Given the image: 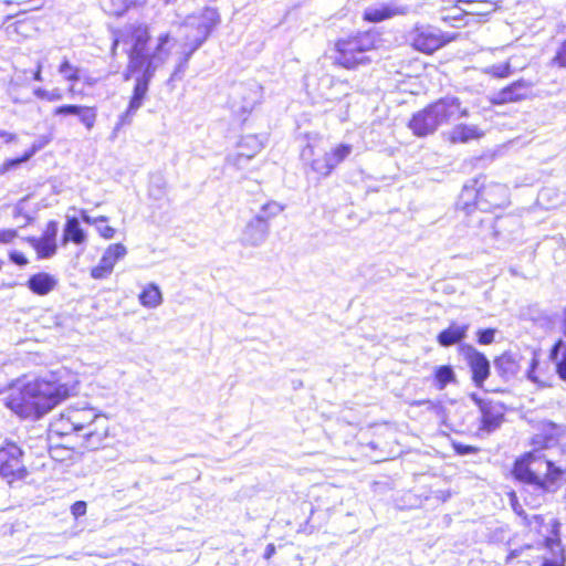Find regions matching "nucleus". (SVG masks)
Wrapping results in <instances>:
<instances>
[{
  "instance_id": "1",
  "label": "nucleus",
  "mask_w": 566,
  "mask_h": 566,
  "mask_svg": "<svg viewBox=\"0 0 566 566\" xmlns=\"http://www.w3.org/2000/svg\"><path fill=\"white\" fill-rule=\"evenodd\" d=\"M170 41L168 32L153 40L148 25L142 23L128 24L115 32L112 50L114 52L119 44L124 45L128 62L123 76L125 81L135 78V85L127 109L118 116L112 139L117 137L122 127L130 125L134 115L143 106L153 77L170 56Z\"/></svg>"
},
{
  "instance_id": "2",
  "label": "nucleus",
  "mask_w": 566,
  "mask_h": 566,
  "mask_svg": "<svg viewBox=\"0 0 566 566\" xmlns=\"http://www.w3.org/2000/svg\"><path fill=\"white\" fill-rule=\"evenodd\" d=\"M69 396L66 384L35 379L14 385L6 397V406L21 418L38 419Z\"/></svg>"
},
{
  "instance_id": "3",
  "label": "nucleus",
  "mask_w": 566,
  "mask_h": 566,
  "mask_svg": "<svg viewBox=\"0 0 566 566\" xmlns=\"http://www.w3.org/2000/svg\"><path fill=\"white\" fill-rule=\"evenodd\" d=\"M558 450L559 458L556 460L549 455H544L542 460L534 453H527L516 460L513 468L514 476L542 492H555L566 472V437Z\"/></svg>"
},
{
  "instance_id": "4",
  "label": "nucleus",
  "mask_w": 566,
  "mask_h": 566,
  "mask_svg": "<svg viewBox=\"0 0 566 566\" xmlns=\"http://www.w3.org/2000/svg\"><path fill=\"white\" fill-rule=\"evenodd\" d=\"M219 23V13L213 8H205L199 13L188 15L180 25L182 33V57L176 66L171 78H180L185 73L188 61L207 40L213 28Z\"/></svg>"
},
{
  "instance_id": "5",
  "label": "nucleus",
  "mask_w": 566,
  "mask_h": 566,
  "mask_svg": "<svg viewBox=\"0 0 566 566\" xmlns=\"http://www.w3.org/2000/svg\"><path fill=\"white\" fill-rule=\"evenodd\" d=\"M468 115V108L461 106L458 97L446 96L416 113L409 122V128L416 136L424 137L433 134L439 126Z\"/></svg>"
},
{
  "instance_id": "6",
  "label": "nucleus",
  "mask_w": 566,
  "mask_h": 566,
  "mask_svg": "<svg viewBox=\"0 0 566 566\" xmlns=\"http://www.w3.org/2000/svg\"><path fill=\"white\" fill-rule=\"evenodd\" d=\"M480 178L473 181V185H465L461 193L462 209L468 212L471 211L470 200L473 198L475 201L474 207L482 211H489L493 208L502 207L507 201V188L504 185L492 182L490 185H478Z\"/></svg>"
},
{
  "instance_id": "7",
  "label": "nucleus",
  "mask_w": 566,
  "mask_h": 566,
  "mask_svg": "<svg viewBox=\"0 0 566 566\" xmlns=\"http://www.w3.org/2000/svg\"><path fill=\"white\" fill-rule=\"evenodd\" d=\"M375 48V38L370 33H359L348 39H342L336 43V62L346 67L353 69L360 64L370 62L367 53Z\"/></svg>"
},
{
  "instance_id": "8",
  "label": "nucleus",
  "mask_w": 566,
  "mask_h": 566,
  "mask_svg": "<svg viewBox=\"0 0 566 566\" xmlns=\"http://www.w3.org/2000/svg\"><path fill=\"white\" fill-rule=\"evenodd\" d=\"M27 473L21 448L13 442H7L1 446L0 475L9 483H12L14 480H22Z\"/></svg>"
},
{
  "instance_id": "9",
  "label": "nucleus",
  "mask_w": 566,
  "mask_h": 566,
  "mask_svg": "<svg viewBox=\"0 0 566 566\" xmlns=\"http://www.w3.org/2000/svg\"><path fill=\"white\" fill-rule=\"evenodd\" d=\"M409 40L417 51L426 54L433 53L448 42L441 31L431 25L415 27L409 33Z\"/></svg>"
},
{
  "instance_id": "10",
  "label": "nucleus",
  "mask_w": 566,
  "mask_h": 566,
  "mask_svg": "<svg viewBox=\"0 0 566 566\" xmlns=\"http://www.w3.org/2000/svg\"><path fill=\"white\" fill-rule=\"evenodd\" d=\"M459 352L471 369L473 382L476 387H482L490 375L489 359L469 344L460 345Z\"/></svg>"
},
{
  "instance_id": "11",
  "label": "nucleus",
  "mask_w": 566,
  "mask_h": 566,
  "mask_svg": "<svg viewBox=\"0 0 566 566\" xmlns=\"http://www.w3.org/2000/svg\"><path fill=\"white\" fill-rule=\"evenodd\" d=\"M69 419L76 432H85L92 427H98L99 422H107V418L97 415L94 409H69Z\"/></svg>"
},
{
  "instance_id": "12",
  "label": "nucleus",
  "mask_w": 566,
  "mask_h": 566,
  "mask_svg": "<svg viewBox=\"0 0 566 566\" xmlns=\"http://www.w3.org/2000/svg\"><path fill=\"white\" fill-rule=\"evenodd\" d=\"M269 224L262 221V217H254L251 219L241 234V243L248 247H259L268 238Z\"/></svg>"
},
{
  "instance_id": "13",
  "label": "nucleus",
  "mask_w": 566,
  "mask_h": 566,
  "mask_svg": "<svg viewBox=\"0 0 566 566\" xmlns=\"http://www.w3.org/2000/svg\"><path fill=\"white\" fill-rule=\"evenodd\" d=\"M239 148L240 151L235 155L228 156L227 161L241 169L262 149V144L258 137L247 136L242 138Z\"/></svg>"
},
{
  "instance_id": "14",
  "label": "nucleus",
  "mask_w": 566,
  "mask_h": 566,
  "mask_svg": "<svg viewBox=\"0 0 566 566\" xmlns=\"http://www.w3.org/2000/svg\"><path fill=\"white\" fill-rule=\"evenodd\" d=\"M481 429L486 432L496 430L504 418V408L500 402H481Z\"/></svg>"
},
{
  "instance_id": "15",
  "label": "nucleus",
  "mask_w": 566,
  "mask_h": 566,
  "mask_svg": "<svg viewBox=\"0 0 566 566\" xmlns=\"http://www.w3.org/2000/svg\"><path fill=\"white\" fill-rule=\"evenodd\" d=\"M532 86L533 85L531 82L525 80H518L512 83L511 85L502 88L499 93L494 95L491 102L493 104H505L521 101L528 95Z\"/></svg>"
},
{
  "instance_id": "16",
  "label": "nucleus",
  "mask_w": 566,
  "mask_h": 566,
  "mask_svg": "<svg viewBox=\"0 0 566 566\" xmlns=\"http://www.w3.org/2000/svg\"><path fill=\"white\" fill-rule=\"evenodd\" d=\"M522 358L517 353L505 352L495 358L494 368L503 379L510 380L518 374Z\"/></svg>"
},
{
  "instance_id": "17",
  "label": "nucleus",
  "mask_w": 566,
  "mask_h": 566,
  "mask_svg": "<svg viewBox=\"0 0 566 566\" xmlns=\"http://www.w3.org/2000/svg\"><path fill=\"white\" fill-rule=\"evenodd\" d=\"M27 286L36 295H48L57 286V279L46 272H40L29 277Z\"/></svg>"
},
{
  "instance_id": "18",
  "label": "nucleus",
  "mask_w": 566,
  "mask_h": 566,
  "mask_svg": "<svg viewBox=\"0 0 566 566\" xmlns=\"http://www.w3.org/2000/svg\"><path fill=\"white\" fill-rule=\"evenodd\" d=\"M407 11L408 9L405 7L381 4L367 8L364 12V19L369 22H380L398 14H406Z\"/></svg>"
},
{
  "instance_id": "19",
  "label": "nucleus",
  "mask_w": 566,
  "mask_h": 566,
  "mask_svg": "<svg viewBox=\"0 0 566 566\" xmlns=\"http://www.w3.org/2000/svg\"><path fill=\"white\" fill-rule=\"evenodd\" d=\"M234 94L242 98L240 109L243 113H248L251 112L259 103L261 97V87L256 83L250 84L249 87L239 85L234 88Z\"/></svg>"
},
{
  "instance_id": "20",
  "label": "nucleus",
  "mask_w": 566,
  "mask_h": 566,
  "mask_svg": "<svg viewBox=\"0 0 566 566\" xmlns=\"http://www.w3.org/2000/svg\"><path fill=\"white\" fill-rule=\"evenodd\" d=\"M468 331V324L459 325L457 323H452L448 328L438 334L437 340L443 347L460 344L461 340L467 337Z\"/></svg>"
},
{
  "instance_id": "21",
  "label": "nucleus",
  "mask_w": 566,
  "mask_h": 566,
  "mask_svg": "<svg viewBox=\"0 0 566 566\" xmlns=\"http://www.w3.org/2000/svg\"><path fill=\"white\" fill-rule=\"evenodd\" d=\"M499 2L500 0H480L465 7H458V10L467 17L484 18L497 10Z\"/></svg>"
},
{
  "instance_id": "22",
  "label": "nucleus",
  "mask_w": 566,
  "mask_h": 566,
  "mask_svg": "<svg viewBox=\"0 0 566 566\" xmlns=\"http://www.w3.org/2000/svg\"><path fill=\"white\" fill-rule=\"evenodd\" d=\"M108 436V421L103 423L99 422L98 427H92L87 431L82 433L85 439V448L95 450L103 446L104 440Z\"/></svg>"
},
{
  "instance_id": "23",
  "label": "nucleus",
  "mask_w": 566,
  "mask_h": 566,
  "mask_svg": "<svg viewBox=\"0 0 566 566\" xmlns=\"http://www.w3.org/2000/svg\"><path fill=\"white\" fill-rule=\"evenodd\" d=\"M69 241L75 244H82L86 241V234L81 228L78 219L75 217L67 218L64 226L63 242L66 243Z\"/></svg>"
},
{
  "instance_id": "24",
  "label": "nucleus",
  "mask_w": 566,
  "mask_h": 566,
  "mask_svg": "<svg viewBox=\"0 0 566 566\" xmlns=\"http://www.w3.org/2000/svg\"><path fill=\"white\" fill-rule=\"evenodd\" d=\"M549 358L556 365V371L562 380H566V343L557 340L551 349Z\"/></svg>"
},
{
  "instance_id": "25",
  "label": "nucleus",
  "mask_w": 566,
  "mask_h": 566,
  "mask_svg": "<svg viewBox=\"0 0 566 566\" xmlns=\"http://www.w3.org/2000/svg\"><path fill=\"white\" fill-rule=\"evenodd\" d=\"M482 136L483 133L475 125H457L451 132V140L453 143H467L479 139Z\"/></svg>"
},
{
  "instance_id": "26",
  "label": "nucleus",
  "mask_w": 566,
  "mask_h": 566,
  "mask_svg": "<svg viewBox=\"0 0 566 566\" xmlns=\"http://www.w3.org/2000/svg\"><path fill=\"white\" fill-rule=\"evenodd\" d=\"M48 143H49V138L41 137L40 140L34 143L32 145L31 149L25 151L21 157L6 160L0 168V174H6L7 171L28 161L38 150H40L42 147H44Z\"/></svg>"
},
{
  "instance_id": "27",
  "label": "nucleus",
  "mask_w": 566,
  "mask_h": 566,
  "mask_svg": "<svg viewBox=\"0 0 566 566\" xmlns=\"http://www.w3.org/2000/svg\"><path fill=\"white\" fill-rule=\"evenodd\" d=\"M546 546L552 556L545 557L542 566H565V555L559 539L547 538Z\"/></svg>"
},
{
  "instance_id": "28",
  "label": "nucleus",
  "mask_w": 566,
  "mask_h": 566,
  "mask_svg": "<svg viewBox=\"0 0 566 566\" xmlns=\"http://www.w3.org/2000/svg\"><path fill=\"white\" fill-rule=\"evenodd\" d=\"M139 302L148 308H156L163 303V295L158 285L150 283L139 294Z\"/></svg>"
},
{
  "instance_id": "29",
  "label": "nucleus",
  "mask_w": 566,
  "mask_h": 566,
  "mask_svg": "<svg viewBox=\"0 0 566 566\" xmlns=\"http://www.w3.org/2000/svg\"><path fill=\"white\" fill-rule=\"evenodd\" d=\"M29 242L40 259H49L56 253V242L48 238H29Z\"/></svg>"
},
{
  "instance_id": "30",
  "label": "nucleus",
  "mask_w": 566,
  "mask_h": 566,
  "mask_svg": "<svg viewBox=\"0 0 566 566\" xmlns=\"http://www.w3.org/2000/svg\"><path fill=\"white\" fill-rule=\"evenodd\" d=\"M80 72L81 70L77 66L71 64L66 57L63 59L59 66V73L65 81L71 83L69 88L70 93L74 92V84L81 80Z\"/></svg>"
},
{
  "instance_id": "31",
  "label": "nucleus",
  "mask_w": 566,
  "mask_h": 566,
  "mask_svg": "<svg viewBox=\"0 0 566 566\" xmlns=\"http://www.w3.org/2000/svg\"><path fill=\"white\" fill-rule=\"evenodd\" d=\"M69 419V412H64L60 416L59 419L54 420L51 423V431L59 436H67L72 432H76L74 426L71 424Z\"/></svg>"
},
{
  "instance_id": "32",
  "label": "nucleus",
  "mask_w": 566,
  "mask_h": 566,
  "mask_svg": "<svg viewBox=\"0 0 566 566\" xmlns=\"http://www.w3.org/2000/svg\"><path fill=\"white\" fill-rule=\"evenodd\" d=\"M284 210V207L276 201H269L263 205L255 217H262V221L269 224V221L280 214Z\"/></svg>"
},
{
  "instance_id": "33",
  "label": "nucleus",
  "mask_w": 566,
  "mask_h": 566,
  "mask_svg": "<svg viewBox=\"0 0 566 566\" xmlns=\"http://www.w3.org/2000/svg\"><path fill=\"white\" fill-rule=\"evenodd\" d=\"M434 378L438 382V388L443 389L449 382L454 380V371L451 366H440L436 369Z\"/></svg>"
},
{
  "instance_id": "34",
  "label": "nucleus",
  "mask_w": 566,
  "mask_h": 566,
  "mask_svg": "<svg viewBox=\"0 0 566 566\" xmlns=\"http://www.w3.org/2000/svg\"><path fill=\"white\" fill-rule=\"evenodd\" d=\"M533 446L535 447V451L537 450H544V449H553L557 440L554 437L553 433L544 434V433H537L533 437Z\"/></svg>"
},
{
  "instance_id": "35",
  "label": "nucleus",
  "mask_w": 566,
  "mask_h": 566,
  "mask_svg": "<svg viewBox=\"0 0 566 566\" xmlns=\"http://www.w3.org/2000/svg\"><path fill=\"white\" fill-rule=\"evenodd\" d=\"M352 153V146L346 144H340L336 148H334L331 153H326L333 167L335 168L339 165L349 154Z\"/></svg>"
},
{
  "instance_id": "36",
  "label": "nucleus",
  "mask_w": 566,
  "mask_h": 566,
  "mask_svg": "<svg viewBox=\"0 0 566 566\" xmlns=\"http://www.w3.org/2000/svg\"><path fill=\"white\" fill-rule=\"evenodd\" d=\"M327 82L333 88L336 90L337 95L326 94L327 101H335L339 98V95L347 96L348 95V84L343 81H334L332 77L323 78V83Z\"/></svg>"
},
{
  "instance_id": "37",
  "label": "nucleus",
  "mask_w": 566,
  "mask_h": 566,
  "mask_svg": "<svg viewBox=\"0 0 566 566\" xmlns=\"http://www.w3.org/2000/svg\"><path fill=\"white\" fill-rule=\"evenodd\" d=\"M77 117L85 128L91 130L95 125L97 113L95 107L83 106Z\"/></svg>"
},
{
  "instance_id": "38",
  "label": "nucleus",
  "mask_w": 566,
  "mask_h": 566,
  "mask_svg": "<svg viewBox=\"0 0 566 566\" xmlns=\"http://www.w3.org/2000/svg\"><path fill=\"white\" fill-rule=\"evenodd\" d=\"M311 166L315 172L324 177L328 176L334 169L327 154H325L322 158L314 159Z\"/></svg>"
},
{
  "instance_id": "39",
  "label": "nucleus",
  "mask_w": 566,
  "mask_h": 566,
  "mask_svg": "<svg viewBox=\"0 0 566 566\" xmlns=\"http://www.w3.org/2000/svg\"><path fill=\"white\" fill-rule=\"evenodd\" d=\"M127 254V249L122 243L111 244L104 252V255L107 256L113 263L116 264L117 261L123 259Z\"/></svg>"
},
{
  "instance_id": "40",
  "label": "nucleus",
  "mask_w": 566,
  "mask_h": 566,
  "mask_svg": "<svg viewBox=\"0 0 566 566\" xmlns=\"http://www.w3.org/2000/svg\"><path fill=\"white\" fill-rule=\"evenodd\" d=\"M34 95L38 98L45 99V101H49V102H55V101H60V99L63 98V94H62L60 88H54L52 91H46L44 88L39 87V88L34 90Z\"/></svg>"
},
{
  "instance_id": "41",
  "label": "nucleus",
  "mask_w": 566,
  "mask_h": 566,
  "mask_svg": "<svg viewBox=\"0 0 566 566\" xmlns=\"http://www.w3.org/2000/svg\"><path fill=\"white\" fill-rule=\"evenodd\" d=\"M485 73L491 74L495 77H506L511 73V65L510 63L491 65L485 70Z\"/></svg>"
},
{
  "instance_id": "42",
  "label": "nucleus",
  "mask_w": 566,
  "mask_h": 566,
  "mask_svg": "<svg viewBox=\"0 0 566 566\" xmlns=\"http://www.w3.org/2000/svg\"><path fill=\"white\" fill-rule=\"evenodd\" d=\"M496 329L495 328H485L480 329L476 333L478 342L481 345H489L494 342Z\"/></svg>"
},
{
  "instance_id": "43",
  "label": "nucleus",
  "mask_w": 566,
  "mask_h": 566,
  "mask_svg": "<svg viewBox=\"0 0 566 566\" xmlns=\"http://www.w3.org/2000/svg\"><path fill=\"white\" fill-rule=\"evenodd\" d=\"M83 106L84 105H72V104L57 106L54 109V115H75V116H77L78 113L82 111Z\"/></svg>"
},
{
  "instance_id": "44",
  "label": "nucleus",
  "mask_w": 566,
  "mask_h": 566,
  "mask_svg": "<svg viewBox=\"0 0 566 566\" xmlns=\"http://www.w3.org/2000/svg\"><path fill=\"white\" fill-rule=\"evenodd\" d=\"M553 63L559 67H566V41L560 45L556 55L553 59Z\"/></svg>"
},
{
  "instance_id": "45",
  "label": "nucleus",
  "mask_w": 566,
  "mask_h": 566,
  "mask_svg": "<svg viewBox=\"0 0 566 566\" xmlns=\"http://www.w3.org/2000/svg\"><path fill=\"white\" fill-rule=\"evenodd\" d=\"M537 366H538V359L536 357V354L532 353V358L530 360V366L526 371V376H527V379H530L533 382H537V377L535 375V369L537 368Z\"/></svg>"
},
{
  "instance_id": "46",
  "label": "nucleus",
  "mask_w": 566,
  "mask_h": 566,
  "mask_svg": "<svg viewBox=\"0 0 566 566\" xmlns=\"http://www.w3.org/2000/svg\"><path fill=\"white\" fill-rule=\"evenodd\" d=\"M81 218L85 223L95 224V226L97 223H105L108 221V218L105 216H99V217L93 218L85 210L81 211Z\"/></svg>"
},
{
  "instance_id": "47",
  "label": "nucleus",
  "mask_w": 566,
  "mask_h": 566,
  "mask_svg": "<svg viewBox=\"0 0 566 566\" xmlns=\"http://www.w3.org/2000/svg\"><path fill=\"white\" fill-rule=\"evenodd\" d=\"M56 235H57V223L55 221H50L46 224V228H45L42 237L56 242Z\"/></svg>"
},
{
  "instance_id": "48",
  "label": "nucleus",
  "mask_w": 566,
  "mask_h": 566,
  "mask_svg": "<svg viewBox=\"0 0 566 566\" xmlns=\"http://www.w3.org/2000/svg\"><path fill=\"white\" fill-rule=\"evenodd\" d=\"M87 509V504L84 501H77L71 506V513L75 518H78L85 515Z\"/></svg>"
},
{
  "instance_id": "49",
  "label": "nucleus",
  "mask_w": 566,
  "mask_h": 566,
  "mask_svg": "<svg viewBox=\"0 0 566 566\" xmlns=\"http://www.w3.org/2000/svg\"><path fill=\"white\" fill-rule=\"evenodd\" d=\"M96 229H97V232L99 233L101 237H103L104 239H112L114 238L115 235V229L111 226H107V224H96Z\"/></svg>"
},
{
  "instance_id": "50",
  "label": "nucleus",
  "mask_w": 566,
  "mask_h": 566,
  "mask_svg": "<svg viewBox=\"0 0 566 566\" xmlns=\"http://www.w3.org/2000/svg\"><path fill=\"white\" fill-rule=\"evenodd\" d=\"M453 449L460 455H465V454L478 452V448L468 446V444H462V443H453Z\"/></svg>"
},
{
  "instance_id": "51",
  "label": "nucleus",
  "mask_w": 566,
  "mask_h": 566,
  "mask_svg": "<svg viewBox=\"0 0 566 566\" xmlns=\"http://www.w3.org/2000/svg\"><path fill=\"white\" fill-rule=\"evenodd\" d=\"M18 235L14 229L0 230V243H10Z\"/></svg>"
},
{
  "instance_id": "52",
  "label": "nucleus",
  "mask_w": 566,
  "mask_h": 566,
  "mask_svg": "<svg viewBox=\"0 0 566 566\" xmlns=\"http://www.w3.org/2000/svg\"><path fill=\"white\" fill-rule=\"evenodd\" d=\"M9 258H10V260H11L13 263H15V264H18V265L23 266V265L28 264V259L24 256V254H23V253H21V252H19V251H11V252L9 253Z\"/></svg>"
},
{
  "instance_id": "53",
  "label": "nucleus",
  "mask_w": 566,
  "mask_h": 566,
  "mask_svg": "<svg viewBox=\"0 0 566 566\" xmlns=\"http://www.w3.org/2000/svg\"><path fill=\"white\" fill-rule=\"evenodd\" d=\"M111 274L109 271H106L105 268H103L99 263L92 269L91 275L94 279H104Z\"/></svg>"
},
{
  "instance_id": "54",
  "label": "nucleus",
  "mask_w": 566,
  "mask_h": 566,
  "mask_svg": "<svg viewBox=\"0 0 566 566\" xmlns=\"http://www.w3.org/2000/svg\"><path fill=\"white\" fill-rule=\"evenodd\" d=\"M0 138L3 139L6 144L13 143L17 140V135L3 129H0Z\"/></svg>"
},
{
  "instance_id": "55",
  "label": "nucleus",
  "mask_w": 566,
  "mask_h": 566,
  "mask_svg": "<svg viewBox=\"0 0 566 566\" xmlns=\"http://www.w3.org/2000/svg\"><path fill=\"white\" fill-rule=\"evenodd\" d=\"M511 504H512V509L513 511L518 514V515H523L524 514V511L522 509V505L517 502L516 500V496L513 494L512 495V499H511Z\"/></svg>"
},
{
  "instance_id": "56",
  "label": "nucleus",
  "mask_w": 566,
  "mask_h": 566,
  "mask_svg": "<svg viewBox=\"0 0 566 566\" xmlns=\"http://www.w3.org/2000/svg\"><path fill=\"white\" fill-rule=\"evenodd\" d=\"M99 264L106 269V271H109L112 273L113 269H114V265L115 263H113L109 259H107V256H105L103 254L101 261H99Z\"/></svg>"
},
{
  "instance_id": "57",
  "label": "nucleus",
  "mask_w": 566,
  "mask_h": 566,
  "mask_svg": "<svg viewBox=\"0 0 566 566\" xmlns=\"http://www.w3.org/2000/svg\"><path fill=\"white\" fill-rule=\"evenodd\" d=\"M99 264L106 269V271H109L112 273L113 269H114V265L115 263H113L109 259H107V256H105L103 254L101 261H99Z\"/></svg>"
},
{
  "instance_id": "58",
  "label": "nucleus",
  "mask_w": 566,
  "mask_h": 566,
  "mask_svg": "<svg viewBox=\"0 0 566 566\" xmlns=\"http://www.w3.org/2000/svg\"><path fill=\"white\" fill-rule=\"evenodd\" d=\"M99 264L106 269V271H109L112 273L113 269H114V265L115 263H113L109 259H107V256H105L103 254L101 261H99Z\"/></svg>"
},
{
  "instance_id": "59",
  "label": "nucleus",
  "mask_w": 566,
  "mask_h": 566,
  "mask_svg": "<svg viewBox=\"0 0 566 566\" xmlns=\"http://www.w3.org/2000/svg\"><path fill=\"white\" fill-rule=\"evenodd\" d=\"M275 553V546L274 544H269L266 547H265V552H264V558L265 559H270Z\"/></svg>"
},
{
  "instance_id": "60",
  "label": "nucleus",
  "mask_w": 566,
  "mask_h": 566,
  "mask_svg": "<svg viewBox=\"0 0 566 566\" xmlns=\"http://www.w3.org/2000/svg\"><path fill=\"white\" fill-rule=\"evenodd\" d=\"M33 78L35 81H42V64L39 62L36 65V71L34 72Z\"/></svg>"
},
{
  "instance_id": "61",
  "label": "nucleus",
  "mask_w": 566,
  "mask_h": 566,
  "mask_svg": "<svg viewBox=\"0 0 566 566\" xmlns=\"http://www.w3.org/2000/svg\"><path fill=\"white\" fill-rule=\"evenodd\" d=\"M507 221H510V220H509V219H499V220H497V222H496V226H495V227H496V229H497V231H499L500 229H502V228H503V226H504L505 223H507Z\"/></svg>"
},
{
  "instance_id": "62",
  "label": "nucleus",
  "mask_w": 566,
  "mask_h": 566,
  "mask_svg": "<svg viewBox=\"0 0 566 566\" xmlns=\"http://www.w3.org/2000/svg\"><path fill=\"white\" fill-rule=\"evenodd\" d=\"M563 333L566 337V317H565V321H564V324H563Z\"/></svg>"
},
{
  "instance_id": "63",
  "label": "nucleus",
  "mask_w": 566,
  "mask_h": 566,
  "mask_svg": "<svg viewBox=\"0 0 566 566\" xmlns=\"http://www.w3.org/2000/svg\"><path fill=\"white\" fill-rule=\"evenodd\" d=\"M549 426H551V429H552L553 431H555V430H556V427H555V424H553V423H549Z\"/></svg>"
},
{
  "instance_id": "64",
  "label": "nucleus",
  "mask_w": 566,
  "mask_h": 566,
  "mask_svg": "<svg viewBox=\"0 0 566 566\" xmlns=\"http://www.w3.org/2000/svg\"><path fill=\"white\" fill-rule=\"evenodd\" d=\"M450 19L457 20V15L449 17Z\"/></svg>"
}]
</instances>
